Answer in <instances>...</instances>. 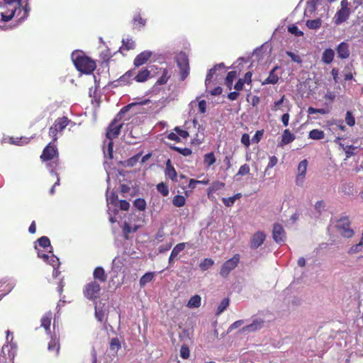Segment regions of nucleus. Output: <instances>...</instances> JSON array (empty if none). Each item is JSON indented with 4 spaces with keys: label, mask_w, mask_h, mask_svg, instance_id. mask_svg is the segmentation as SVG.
Segmentation results:
<instances>
[{
    "label": "nucleus",
    "mask_w": 363,
    "mask_h": 363,
    "mask_svg": "<svg viewBox=\"0 0 363 363\" xmlns=\"http://www.w3.org/2000/svg\"><path fill=\"white\" fill-rule=\"evenodd\" d=\"M156 189L163 196H167L169 191L168 186L164 182H160L157 184Z\"/></svg>",
    "instance_id": "36"
},
{
    "label": "nucleus",
    "mask_w": 363,
    "mask_h": 363,
    "mask_svg": "<svg viewBox=\"0 0 363 363\" xmlns=\"http://www.w3.org/2000/svg\"><path fill=\"white\" fill-rule=\"evenodd\" d=\"M295 140V135L290 132L289 130L286 129L284 130L282 136H281V141L280 143V145H287L292 141Z\"/></svg>",
    "instance_id": "22"
},
{
    "label": "nucleus",
    "mask_w": 363,
    "mask_h": 363,
    "mask_svg": "<svg viewBox=\"0 0 363 363\" xmlns=\"http://www.w3.org/2000/svg\"><path fill=\"white\" fill-rule=\"evenodd\" d=\"M123 45L121 48V49H124L125 50H133L135 48V43L131 38H125L122 40Z\"/></svg>",
    "instance_id": "31"
},
{
    "label": "nucleus",
    "mask_w": 363,
    "mask_h": 363,
    "mask_svg": "<svg viewBox=\"0 0 363 363\" xmlns=\"http://www.w3.org/2000/svg\"><path fill=\"white\" fill-rule=\"evenodd\" d=\"M38 244L40 247L43 248H46L48 247H51L50 239L47 236H42L38 240Z\"/></svg>",
    "instance_id": "47"
},
{
    "label": "nucleus",
    "mask_w": 363,
    "mask_h": 363,
    "mask_svg": "<svg viewBox=\"0 0 363 363\" xmlns=\"http://www.w3.org/2000/svg\"><path fill=\"white\" fill-rule=\"evenodd\" d=\"M93 277L94 280L97 281L99 283H105L107 280V274L101 267H97L94 269Z\"/></svg>",
    "instance_id": "18"
},
{
    "label": "nucleus",
    "mask_w": 363,
    "mask_h": 363,
    "mask_svg": "<svg viewBox=\"0 0 363 363\" xmlns=\"http://www.w3.org/2000/svg\"><path fill=\"white\" fill-rule=\"evenodd\" d=\"M58 155L56 145L51 142L43 149L40 159L43 162H47L57 158Z\"/></svg>",
    "instance_id": "8"
},
{
    "label": "nucleus",
    "mask_w": 363,
    "mask_h": 363,
    "mask_svg": "<svg viewBox=\"0 0 363 363\" xmlns=\"http://www.w3.org/2000/svg\"><path fill=\"white\" fill-rule=\"evenodd\" d=\"M272 237L274 240L277 242H283L286 238V233L283 226L280 223H274L272 230Z\"/></svg>",
    "instance_id": "11"
},
{
    "label": "nucleus",
    "mask_w": 363,
    "mask_h": 363,
    "mask_svg": "<svg viewBox=\"0 0 363 363\" xmlns=\"http://www.w3.org/2000/svg\"><path fill=\"white\" fill-rule=\"evenodd\" d=\"M201 301L200 296L194 295L188 301L187 306L189 308H199L201 306Z\"/></svg>",
    "instance_id": "32"
},
{
    "label": "nucleus",
    "mask_w": 363,
    "mask_h": 363,
    "mask_svg": "<svg viewBox=\"0 0 363 363\" xmlns=\"http://www.w3.org/2000/svg\"><path fill=\"white\" fill-rule=\"evenodd\" d=\"M308 167V161L306 160H303L301 161L298 166V174L296 178V183L298 186H302Z\"/></svg>",
    "instance_id": "12"
},
{
    "label": "nucleus",
    "mask_w": 363,
    "mask_h": 363,
    "mask_svg": "<svg viewBox=\"0 0 363 363\" xmlns=\"http://www.w3.org/2000/svg\"><path fill=\"white\" fill-rule=\"evenodd\" d=\"M284 101H285V95H283L279 100L274 102L272 110L273 111H277L279 110L284 111V109L281 108L280 106H281V105H282L284 104Z\"/></svg>",
    "instance_id": "50"
},
{
    "label": "nucleus",
    "mask_w": 363,
    "mask_h": 363,
    "mask_svg": "<svg viewBox=\"0 0 363 363\" xmlns=\"http://www.w3.org/2000/svg\"><path fill=\"white\" fill-rule=\"evenodd\" d=\"M237 77L236 71H230L228 73L225 78V84L229 89H232L233 83L234 79Z\"/></svg>",
    "instance_id": "30"
},
{
    "label": "nucleus",
    "mask_w": 363,
    "mask_h": 363,
    "mask_svg": "<svg viewBox=\"0 0 363 363\" xmlns=\"http://www.w3.org/2000/svg\"><path fill=\"white\" fill-rule=\"evenodd\" d=\"M309 138L313 140H322L325 137V133L318 129H313L309 132Z\"/></svg>",
    "instance_id": "28"
},
{
    "label": "nucleus",
    "mask_w": 363,
    "mask_h": 363,
    "mask_svg": "<svg viewBox=\"0 0 363 363\" xmlns=\"http://www.w3.org/2000/svg\"><path fill=\"white\" fill-rule=\"evenodd\" d=\"M176 62L179 68L180 79L181 81L185 80L189 74L190 67L187 55L185 52H181L176 57Z\"/></svg>",
    "instance_id": "4"
},
{
    "label": "nucleus",
    "mask_w": 363,
    "mask_h": 363,
    "mask_svg": "<svg viewBox=\"0 0 363 363\" xmlns=\"http://www.w3.org/2000/svg\"><path fill=\"white\" fill-rule=\"evenodd\" d=\"M123 125V123H119L118 120L114 118L107 128L106 138L111 140L116 138L119 135Z\"/></svg>",
    "instance_id": "9"
},
{
    "label": "nucleus",
    "mask_w": 363,
    "mask_h": 363,
    "mask_svg": "<svg viewBox=\"0 0 363 363\" xmlns=\"http://www.w3.org/2000/svg\"><path fill=\"white\" fill-rule=\"evenodd\" d=\"M185 197L182 195H176L172 199V203L176 207H182L185 205Z\"/></svg>",
    "instance_id": "34"
},
{
    "label": "nucleus",
    "mask_w": 363,
    "mask_h": 363,
    "mask_svg": "<svg viewBox=\"0 0 363 363\" xmlns=\"http://www.w3.org/2000/svg\"><path fill=\"white\" fill-rule=\"evenodd\" d=\"M162 76L157 79L156 84L163 85L165 84L169 80L170 76L169 75V71L167 68L161 69Z\"/></svg>",
    "instance_id": "29"
},
{
    "label": "nucleus",
    "mask_w": 363,
    "mask_h": 363,
    "mask_svg": "<svg viewBox=\"0 0 363 363\" xmlns=\"http://www.w3.org/2000/svg\"><path fill=\"white\" fill-rule=\"evenodd\" d=\"M340 6V9L336 12L333 18L335 25H340L345 22L350 15V9L349 8L350 3L347 0H342Z\"/></svg>",
    "instance_id": "5"
},
{
    "label": "nucleus",
    "mask_w": 363,
    "mask_h": 363,
    "mask_svg": "<svg viewBox=\"0 0 363 363\" xmlns=\"http://www.w3.org/2000/svg\"><path fill=\"white\" fill-rule=\"evenodd\" d=\"M252 73L251 72H247L245 73L243 78H242V80H243V82H245V83L247 84V85L251 86L252 85Z\"/></svg>",
    "instance_id": "62"
},
{
    "label": "nucleus",
    "mask_w": 363,
    "mask_h": 363,
    "mask_svg": "<svg viewBox=\"0 0 363 363\" xmlns=\"http://www.w3.org/2000/svg\"><path fill=\"white\" fill-rule=\"evenodd\" d=\"M101 291L100 284L96 280H92L84 285L83 294L88 300L96 301L100 298Z\"/></svg>",
    "instance_id": "2"
},
{
    "label": "nucleus",
    "mask_w": 363,
    "mask_h": 363,
    "mask_svg": "<svg viewBox=\"0 0 363 363\" xmlns=\"http://www.w3.org/2000/svg\"><path fill=\"white\" fill-rule=\"evenodd\" d=\"M278 69V67H274L269 72V74L267 79H265L262 82V85L265 84H275L279 81V77L277 74H275V71Z\"/></svg>",
    "instance_id": "19"
},
{
    "label": "nucleus",
    "mask_w": 363,
    "mask_h": 363,
    "mask_svg": "<svg viewBox=\"0 0 363 363\" xmlns=\"http://www.w3.org/2000/svg\"><path fill=\"white\" fill-rule=\"evenodd\" d=\"M152 52L149 50H145L138 54L134 59L133 65L135 67H138L147 63L149 59L152 57Z\"/></svg>",
    "instance_id": "13"
},
{
    "label": "nucleus",
    "mask_w": 363,
    "mask_h": 363,
    "mask_svg": "<svg viewBox=\"0 0 363 363\" xmlns=\"http://www.w3.org/2000/svg\"><path fill=\"white\" fill-rule=\"evenodd\" d=\"M222 201L227 207H231L235 203L234 198L233 196L228 198H223Z\"/></svg>",
    "instance_id": "63"
},
{
    "label": "nucleus",
    "mask_w": 363,
    "mask_h": 363,
    "mask_svg": "<svg viewBox=\"0 0 363 363\" xmlns=\"http://www.w3.org/2000/svg\"><path fill=\"white\" fill-rule=\"evenodd\" d=\"M71 122L66 116L57 118L53 125L49 128V135L52 138L55 143L58 138V133H61Z\"/></svg>",
    "instance_id": "3"
},
{
    "label": "nucleus",
    "mask_w": 363,
    "mask_h": 363,
    "mask_svg": "<svg viewBox=\"0 0 363 363\" xmlns=\"http://www.w3.org/2000/svg\"><path fill=\"white\" fill-rule=\"evenodd\" d=\"M108 202L113 206H117L118 203V194L116 192H112L108 198Z\"/></svg>",
    "instance_id": "56"
},
{
    "label": "nucleus",
    "mask_w": 363,
    "mask_h": 363,
    "mask_svg": "<svg viewBox=\"0 0 363 363\" xmlns=\"http://www.w3.org/2000/svg\"><path fill=\"white\" fill-rule=\"evenodd\" d=\"M337 57L341 60L347 59L350 55V45L346 42L340 43L336 48Z\"/></svg>",
    "instance_id": "15"
},
{
    "label": "nucleus",
    "mask_w": 363,
    "mask_h": 363,
    "mask_svg": "<svg viewBox=\"0 0 363 363\" xmlns=\"http://www.w3.org/2000/svg\"><path fill=\"white\" fill-rule=\"evenodd\" d=\"M225 186V183L219 181L213 182L211 185L208 187L207 191V195L208 199L211 198V195L216 191L222 189Z\"/></svg>",
    "instance_id": "21"
},
{
    "label": "nucleus",
    "mask_w": 363,
    "mask_h": 363,
    "mask_svg": "<svg viewBox=\"0 0 363 363\" xmlns=\"http://www.w3.org/2000/svg\"><path fill=\"white\" fill-rule=\"evenodd\" d=\"M46 262L50 264L53 267L59 265L58 258L53 255L50 256L48 261H46Z\"/></svg>",
    "instance_id": "64"
},
{
    "label": "nucleus",
    "mask_w": 363,
    "mask_h": 363,
    "mask_svg": "<svg viewBox=\"0 0 363 363\" xmlns=\"http://www.w3.org/2000/svg\"><path fill=\"white\" fill-rule=\"evenodd\" d=\"M308 114H315V113H320V114H326L328 111L325 108H315L313 107H309L307 110Z\"/></svg>",
    "instance_id": "54"
},
{
    "label": "nucleus",
    "mask_w": 363,
    "mask_h": 363,
    "mask_svg": "<svg viewBox=\"0 0 363 363\" xmlns=\"http://www.w3.org/2000/svg\"><path fill=\"white\" fill-rule=\"evenodd\" d=\"M319 0H309L307 2L306 9L305 10V13L308 12L309 13H313L315 11L317 8V4Z\"/></svg>",
    "instance_id": "38"
},
{
    "label": "nucleus",
    "mask_w": 363,
    "mask_h": 363,
    "mask_svg": "<svg viewBox=\"0 0 363 363\" xmlns=\"http://www.w3.org/2000/svg\"><path fill=\"white\" fill-rule=\"evenodd\" d=\"M214 264V262L211 258H205L202 262L200 263L199 267L203 271H206L208 269H209L211 267H212Z\"/></svg>",
    "instance_id": "40"
},
{
    "label": "nucleus",
    "mask_w": 363,
    "mask_h": 363,
    "mask_svg": "<svg viewBox=\"0 0 363 363\" xmlns=\"http://www.w3.org/2000/svg\"><path fill=\"white\" fill-rule=\"evenodd\" d=\"M174 130L178 134V136L184 139L187 138L189 136V133L188 131L185 130L181 129L179 127H175Z\"/></svg>",
    "instance_id": "55"
},
{
    "label": "nucleus",
    "mask_w": 363,
    "mask_h": 363,
    "mask_svg": "<svg viewBox=\"0 0 363 363\" xmlns=\"http://www.w3.org/2000/svg\"><path fill=\"white\" fill-rule=\"evenodd\" d=\"M288 31L291 34L297 37H301L303 35V33L298 29V28L295 25H291L288 27Z\"/></svg>",
    "instance_id": "48"
},
{
    "label": "nucleus",
    "mask_w": 363,
    "mask_h": 363,
    "mask_svg": "<svg viewBox=\"0 0 363 363\" xmlns=\"http://www.w3.org/2000/svg\"><path fill=\"white\" fill-rule=\"evenodd\" d=\"M52 320V313L48 312L45 313L41 318V326L43 327L45 330L49 331Z\"/></svg>",
    "instance_id": "24"
},
{
    "label": "nucleus",
    "mask_w": 363,
    "mask_h": 363,
    "mask_svg": "<svg viewBox=\"0 0 363 363\" xmlns=\"http://www.w3.org/2000/svg\"><path fill=\"white\" fill-rule=\"evenodd\" d=\"M141 155H142V152H139V153L136 154L135 155L128 159L126 161L127 166H128V167L135 166L137 164V162H138Z\"/></svg>",
    "instance_id": "45"
},
{
    "label": "nucleus",
    "mask_w": 363,
    "mask_h": 363,
    "mask_svg": "<svg viewBox=\"0 0 363 363\" xmlns=\"http://www.w3.org/2000/svg\"><path fill=\"white\" fill-rule=\"evenodd\" d=\"M190 351L189 348L187 345H182L180 349V357L184 359H186L189 357Z\"/></svg>",
    "instance_id": "52"
},
{
    "label": "nucleus",
    "mask_w": 363,
    "mask_h": 363,
    "mask_svg": "<svg viewBox=\"0 0 363 363\" xmlns=\"http://www.w3.org/2000/svg\"><path fill=\"white\" fill-rule=\"evenodd\" d=\"M48 350L50 351L55 352L57 354L60 350V343L58 340L52 339L48 343Z\"/></svg>",
    "instance_id": "41"
},
{
    "label": "nucleus",
    "mask_w": 363,
    "mask_h": 363,
    "mask_svg": "<svg viewBox=\"0 0 363 363\" xmlns=\"http://www.w3.org/2000/svg\"><path fill=\"white\" fill-rule=\"evenodd\" d=\"M145 23L146 20L142 18L140 13L134 16L133 18V24L136 28L140 29L145 26Z\"/></svg>",
    "instance_id": "25"
},
{
    "label": "nucleus",
    "mask_w": 363,
    "mask_h": 363,
    "mask_svg": "<svg viewBox=\"0 0 363 363\" xmlns=\"http://www.w3.org/2000/svg\"><path fill=\"white\" fill-rule=\"evenodd\" d=\"M362 247H363V242L360 240L359 243L352 246L349 249L348 253L351 254V255L357 253V252L362 251Z\"/></svg>",
    "instance_id": "49"
},
{
    "label": "nucleus",
    "mask_w": 363,
    "mask_h": 363,
    "mask_svg": "<svg viewBox=\"0 0 363 363\" xmlns=\"http://www.w3.org/2000/svg\"><path fill=\"white\" fill-rule=\"evenodd\" d=\"M264 323V321L262 319H255L251 324L242 328V330L244 332H255L262 328Z\"/></svg>",
    "instance_id": "16"
},
{
    "label": "nucleus",
    "mask_w": 363,
    "mask_h": 363,
    "mask_svg": "<svg viewBox=\"0 0 363 363\" xmlns=\"http://www.w3.org/2000/svg\"><path fill=\"white\" fill-rule=\"evenodd\" d=\"M286 55L291 58V60L297 63H301L302 60L300 56L294 54L292 52H286Z\"/></svg>",
    "instance_id": "59"
},
{
    "label": "nucleus",
    "mask_w": 363,
    "mask_h": 363,
    "mask_svg": "<svg viewBox=\"0 0 363 363\" xmlns=\"http://www.w3.org/2000/svg\"><path fill=\"white\" fill-rule=\"evenodd\" d=\"M334 57V50H332L331 48H327L323 52L321 60L325 64L329 65L333 61Z\"/></svg>",
    "instance_id": "20"
},
{
    "label": "nucleus",
    "mask_w": 363,
    "mask_h": 363,
    "mask_svg": "<svg viewBox=\"0 0 363 363\" xmlns=\"http://www.w3.org/2000/svg\"><path fill=\"white\" fill-rule=\"evenodd\" d=\"M135 75V69L128 70L121 77V81L129 82L130 79H134Z\"/></svg>",
    "instance_id": "44"
},
{
    "label": "nucleus",
    "mask_w": 363,
    "mask_h": 363,
    "mask_svg": "<svg viewBox=\"0 0 363 363\" xmlns=\"http://www.w3.org/2000/svg\"><path fill=\"white\" fill-rule=\"evenodd\" d=\"M118 203L121 211H128L130 208V203L126 200H120Z\"/></svg>",
    "instance_id": "60"
},
{
    "label": "nucleus",
    "mask_w": 363,
    "mask_h": 363,
    "mask_svg": "<svg viewBox=\"0 0 363 363\" xmlns=\"http://www.w3.org/2000/svg\"><path fill=\"white\" fill-rule=\"evenodd\" d=\"M340 145L342 147V149L345 150V155H346V159L350 158V157L355 155V152H354L357 147L354 145H347L344 146L343 144L340 143Z\"/></svg>",
    "instance_id": "35"
},
{
    "label": "nucleus",
    "mask_w": 363,
    "mask_h": 363,
    "mask_svg": "<svg viewBox=\"0 0 363 363\" xmlns=\"http://www.w3.org/2000/svg\"><path fill=\"white\" fill-rule=\"evenodd\" d=\"M150 70L147 68H143L140 69L138 73L134 77V79L137 82H146L150 77L151 71H153L155 69H157V67L155 65L150 66Z\"/></svg>",
    "instance_id": "14"
},
{
    "label": "nucleus",
    "mask_w": 363,
    "mask_h": 363,
    "mask_svg": "<svg viewBox=\"0 0 363 363\" xmlns=\"http://www.w3.org/2000/svg\"><path fill=\"white\" fill-rule=\"evenodd\" d=\"M240 255L239 254H235L232 258L226 260L221 266L220 275L223 278L228 277L230 273L237 267L240 262Z\"/></svg>",
    "instance_id": "6"
},
{
    "label": "nucleus",
    "mask_w": 363,
    "mask_h": 363,
    "mask_svg": "<svg viewBox=\"0 0 363 363\" xmlns=\"http://www.w3.org/2000/svg\"><path fill=\"white\" fill-rule=\"evenodd\" d=\"M266 239V234L263 231H257L250 238V247L252 250H256L260 247Z\"/></svg>",
    "instance_id": "10"
},
{
    "label": "nucleus",
    "mask_w": 363,
    "mask_h": 363,
    "mask_svg": "<svg viewBox=\"0 0 363 363\" xmlns=\"http://www.w3.org/2000/svg\"><path fill=\"white\" fill-rule=\"evenodd\" d=\"M172 149L184 156H189L192 153L191 150L187 147L182 148L179 147H174Z\"/></svg>",
    "instance_id": "51"
},
{
    "label": "nucleus",
    "mask_w": 363,
    "mask_h": 363,
    "mask_svg": "<svg viewBox=\"0 0 363 363\" xmlns=\"http://www.w3.org/2000/svg\"><path fill=\"white\" fill-rule=\"evenodd\" d=\"M224 67H225V66H224L223 63H219V64L216 65L211 69H209V71L206 75V80H205L206 85L208 86L211 83L212 77L218 69L224 68Z\"/></svg>",
    "instance_id": "23"
},
{
    "label": "nucleus",
    "mask_w": 363,
    "mask_h": 363,
    "mask_svg": "<svg viewBox=\"0 0 363 363\" xmlns=\"http://www.w3.org/2000/svg\"><path fill=\"white\" fill-rule=\"evenodd\" d=\"M216 161L214 152H211L203 156V163L207 167H210Z\"/></svg>",
    "instance_id": "26"
},
{
    "label": "nucleus",
    "mask_w": 363,
    "mask_h": 363,
    "mask_svg": "<svg viewBox=\"0 0 363 363\" xmlns=\"http://www.w3.org/2000/svg\"><path fill=\"white\" fill-rule=\"evenodd\" d=\"M133 206L139 211H143L146 209L147 204L144 199L138 198L134 201Z\"/></svg>",
    "instance_id": "37"
},
{
    "label": "nucleus",
    "mask_w": 363,
    "mask_h": 363,
    "mask_svg": "<svg viewBox=\"0 0 363 363\" xmlns=\"http://www.w3.org/2000/svg\"><path fill=\"white\" fill-rule=\"evenodd\" d=\"M229 302L230 301L228 298L223 299L218 306L216 314L219 315L222 313L229 306Z\"/></svg>",
    "instance_id": "42"
},
{
    "label": "nucleus",
    "mask_w": 363,
    "mask_h": 363,
    "mask_svg": "<svg viewBox=\"0 0 363 363\" xmlns=\"http://www.w3.org/2000/svg\"><path fill=\"white\" fill-rule=\"evenodd\" d=\"M264 134V130H257L255 135L252 138V141L253 143H258L261 140Z\"/></svg>",
    "instance_id": "58"
},
{
    "label": "nucleus",
    "mask_w": 363,
    "mask_h": 363,
    "mask_svg": "<svg viewBox=\"0 0 363 363\" xmlns=\"http://www.w3.org/2000/svg\"><path fill=\"white\" fill-rule=\"evenodd\" d=\"M123 232L125 235L135 233L138 230V227L132 228L128 223H125L123 225Z\"/></svg>",
    "instance_id": "57"
},
{
    "label": "nucleus",
    "mask_w": 363,
    "mask_h": 363,
    "mask_svg": "<svg viewBox=\"0 0 363 363\" xmlns=\"http://www.w3.org/2000/svg\"><path fill=\"white\" fill-rule=\"evenodd\" d=\"M72 59L76 69L81 72L91 74L96 67V62L85 55L82 51L73 52Z\"/></svg>",
    "instance_id": "1"
},
{
    "label": "nucleus",
    "mask_w": 363,
    "mask_h": 363,
    "mask_svg": "<svg viewBox=\"0 0 363 363\" xmlns=\"http://www.w3.org/2000/svg\"><path fill=\"white\" fill-rule=\"evenodd\" d=\"M154 278L153 272H147L140 279V286H144L147 283L150 282Z\"/></svg>",
    "instance_id": "33"
},
{
    "label": "nucleus",
    "mask_w": 363,
    "mask_h": 363,
    "mask_svg": "<svg viewBox=\"0 0 363 363\" xmlns=\"http://www.w3.org/2000/svg\"><path fill=\"white\" fill-rule=\"evenodd\" d=\"M336 227L345 238H350L354 235V231L350 228V221L347 216L340 218L337 222Z\"/></svg>",
    "instance_id": "7"
},
{
    "label": "nucleus",
    "mask_w": 363,
    "mask_h": 363,
    "mask_svg": "<svg viewBox=\"0 0 363 363\" xmlns=\"http://www.w3.org/2000/svg\"><path fill=\"white\" fill-rule=\"evenodd\" d=\"M306 25L309 29L316 30L321 27L322 21L320 18L308 20L306 23Z\"/></svg>",
    "instance_id": "27"
},
{
    "label": "nucleus",
    "mask_w": 363,
    "mask_h": 363,
    "mask_svg": "<svg viewBox=\"0 0 363 363\" xmlns=\"http://www.w3.org/2000/svg\"><path fill=\"white\" fill-rule=\"evenodd\" d=\"M185 248V243L181 242L177 244L172 250L171 254L172 257H177L178 255L184 250Z\"/></svg>",
    "instance_id": "43"
},
{
    "label": "nucleus",
    "mask_w": 363,
    "mask_h": 363,
    "mask_svg": "<svg viewBox=\"0 0 363 363\" xmlns=\"http://www.w3.org/2000/svg\"><path fill=\"white\" fill-rule=\"evenodd\" d=\"M121 347L120 340L118 337H113L110 342V350L117 352Z\"/></svg>",
    "instance_id": "39"
},
{
    "label": "nucleus",
    "mask_w": 363,
    "mask_h": 363,
    "mask_svg": "<svg viewBox=\"0 0 363 363\" xmlns=\"http://www.w3.org/2000/svg\"><path fill=\"white\" fill-rule=\"evenodd\" d=\"M345 123L349 126H353L355 124V118L352 114V113L350 111H347L345 115Z\"/></svg>",
    "instance_id": "46"
},
{
    "label": "nucleus",
    "mask_w": 363,
    "mask_h": 363,
    "mask_svg": "<svg viewBox=\"0 0 363 363\" xmlns=\"http://www.w3.org/2000/svg\"><path fill=\"white\" fill-rule=\"evenodd\" d=\"M164 174L166 177L170 179L172 181H177V173L175 168L172 166L170 160H167V161L166 162V168Z\"/></svg>",
    "instance_id": "17"
},
{
    "label": "nucleus",
    "mask_w": 363,
    "mask_h": 363,
    "mask_svg": "<svg viewBox=\"0 0 363 363\" xmlns=\"http://www.w3.org/2000/svg\"><path fill=\"white\" fill-rule=\"evenodd\" d=\"M250 166L247 164H244L242 166H240V167L237 173V175H240V176L246 175L250 173Z\"/></svg>",
    "instance_id": "53"
},
{
    "label": "nucleus",
    "mask_w": 363,
    "mask_h": 363,
    "mask_svg": "<svg viewBox=\"0 0 363 363\" xmlns=\"http://www.w3.org/2000/svg\"><path fill=\"white\" fill-rule=\"evenodd\" d=\"M241 143L246 147H248L250 145V135L247 133L242 134L241 137Z\"/></svg>",
    "instance_id": "61"
}]
</instances>
